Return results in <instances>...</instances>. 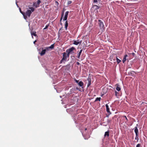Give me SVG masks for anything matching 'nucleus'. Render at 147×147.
Here are the masks:
<instances>
[{
    "mask_svg": "<svg viewBox=\"0 0 147 147\" xmlns=\"http://www.w3.org/2000/svg\"><path fill=\"white\" fill-rule=\"evenodd\" d=\"M140 144H138L136 145V147H140Z\"/></svg>",
    "mask_w": 147,
    "mask_h": 147,
    "instance_id": "nucleus-29",
    "label": "nucleus"
},
{
    "mask_svg": "<svg viewBox=\"0 0 147 147\" xmlns=\"http://www.w3.org/2000/svg\"><path fill=\"white\" fill-rule=\"evenodd\" d=\"M76 49L74 47H72L66 50L67 53H68V54H73L74 53V50Z\"/></svg>",
    "mask_w": 147,
    "mask_h": 147,
    "instance_id": "nucleus-2",
    "label": "nucleus"
},
{
    "mask_svg": "<svg viewBox=\"0 0 147 147\" xmlns=\"http://www.w3.org/2000/svg\"><path fill=\"white\" fill-rule=\"evenodd\" d=\"M55 3L56 4H57L58 5L59 4V3L58 2V1H56L55 2Z\"/></svg>",
    "mask_w": 147,
    "mask_h": 147,
    "instance_id": "nucleus-37",
    "label": "nucleus"
},
{
    "mask_svg": "<svg viewBox=\"0 0 147 147\" xmlns=\"http://www.w3.org/2000/svg\"><path fill=\"white\" fill-rule=\"evenodd\" d=\"M106 108L107 111L108 113H110V111L109 108V107L108 105L107 104L106 105Z\"/></svg>",
    "mask_w": 147,
    "mask_h": 147,
    "instance_id": "nucleus-15",
    "label": "nucleus"
},
{
    "mask_svg": "<svg viewBox=\"0 0 147 147\" xmlns=\"http://www.w3.org/2000/svg\"><path fill=\"white\" fill-rule=\"evenodd\" d=\"M87 128H85V131L86 130H87Z\"/></svg>",
    "mask_w": 147,
    "mask_h": 147,
    "instance_id": "nucleus-40",
    "label": "nucleus"
},
{
    "mask_svg": "<svg viewBox=\"0 0 147 147\" xmlns=\"http://www.w3.org/2000/svg\"><path fill=\"white\" fill-rule=\"evenodd\" d=\"M135 139L137 140V142H138V139H139V138H138V136L136 135V137H135Z\"/></svg>",
    "mask_w": 147,
    "mask_h": 147,
    "instance_id": "nucleus-25",
    "label": "nucleus"
},
{
    "mask_svg": "<svg viewBox=\"0 0 147 147\" xmlns=\"http://www.w3.org/2000/svg\"><path fill=\"white\" fill-rule=\"evenodd\" d=\"M116 59L117 61V63L118 64L119 63H120L121 61V60L119 59L117 57L116 58Z\"/></svg>",
    "mask_w": 147,
    "mask_h": 147,
    "instance_id": "nucleus-21",
    "label": "nucleus"
},
{
    "mask_svg": "<svg viewBox=\"0 0 147 147\" xmlns=\"http://www.w3.org/2000/svg\"><path fill=\"white\" fill-rule=\"evenodd\" d=\"M34 10V8L32 7H29V9H28L26 13H25V16H26V19L27 17H30L32 12H33Z\"/></svg>",
    "mask_w": 147,
    "mask_h": 147,
    "instance_id": "nucleus-1",
    "label": "nucleus"
},
{
    "mask_svg": "<svg viewBox=\"0 0 147 147\" xmlns=\"http://www.w3.org/2000/svg\"><path fill=\"white\" fill-rule=\"evenodd\" d=\"M78 85H79L80 86H81V87L82 86L84 85V83L82 81L78 83Z\"/></svg>",
    "mask_w": 147,
    "mask_h": 147,
    "instance_id": "nucleus-16",
    "label": "nucleus"
},
{
    "mask_svg": "<svg viewBox=\"0 0 147 147\" xmlns=\"http://www.w3.org/2000/svg\"><path fill=\"white\" fill-rule=\"evenodd\" d=\"M94 7L95 8V9H98L100 7L96 5H94Z\"/></svg>",
    "mask_w": 147,
    "mask_h": 147,
    "instance_id": "nucleus-19",
    "label": "nucleus"
},
{
    "mask_svg": "<svg viewBox=\"0 0 147 147\" xmlns=\"http://www.w3.org/2000/svg\"><path fill=\"white\" fill-rule=\"evenodd\" d=\"M76 89H77V90L78 89V88H76Z\"/></svg>",
    "mask_w": 147,
    "mask_h": 147,
    "instance_id": "nucleus-41",
    "label": "nucleus"
},
{
    "mask_svg": "<svg viewBox=\"0 0 147 147\" xmlns=\"http://www.w3.org/2000/svg\"><path fill=\"white\" fill-rule=\"evenodd\" d=\"M82 41L81 40L79 41V40H78L77 41L74 40V44L76 45H78L80 44H81L82 43Z\"/></svg>",
    "mask_w": 147,
    "mask_h": 147,
    "instance_id": "nucleus-4",
    "label": "nucleus"
},
{
    "mask_svg": "<svg viewBox=\"0 0 147 147\" xmlns=\"http://www.w3.org/2000/svg\"><path fill=\"white\" fill-rule=\"evenodd\" d=\"M98 0H94V3L97 2Z\"/></svg>",
    "mask_w": 147,
    "mask_h": 147,
    "instance_id": "nucleus-35",
    "label": "nucleus"
},
{
    "mask_svg": "<svg viewBox=\"0 0 147 147\" xmlns=\"http://www.w3.org/2000/svg\"><path fill=\"white\" fill-rule=\"evenodd\" d=\"M123 117H124L125 118V119L126 120V121H127V120H128L127 119V118L126 116H123Z\"/></svg>",
    "mask_w": 147,
    "mask_h": 147,
    "instance_id": "nucleus-31",
    "label": "nucleus"
},
{
    "mask_svg": "<svg viewBox=\"0 0 147 147\" xmlns=\"http://www.w3.org/2000/svg\"><path fill=\"white\" fill-rule=\"evenodd\" d=\"M37 41L36 40H35L34 42V44H35V43Z\"/></svg>",
    "mask_w": 147,
    "mask_h": 147,
    "instance_id": "nucleus-38",
    "label": "nucleus"
},
{
    "mask_svg": "<svg viewBox=\"0 0 147 147\" xmlns=\"http://www.w3.org/2000/svg\"><path fill=\"white\" fill-rule=\"evenodd\" d=\"M63 61H65V60H63V59H62L60 61V63H61Z\"/></svg>",
    "mask_w": 147,
    "mask_h": 147,
    "instance_id": "nucleus-32",
    "label": "nucleus"
},
{
    "mask_svg": "<svg viewBox=\"0 0 147 147\" xmlns=\"http://www.w3.org/2000/svg\"><path fill=\"white\" fill-rule=\"evenodd\" d=\"M63 54V57L62 58L63 60H64L65 61H66L67 60V54L65 52H64Z\"/></svg>",
    "mask_w": 147,
    "mask_h": 147,
    "instance_id": "nucleus-5",
    "label": "nucleus"
},
{
    "mask_svg": "<svg viewBox=\"0 0 147 147\" xmlns=\"http://www.w3.org/2000/svg\"><path fill=\"white\" fill-rule=\"evenodd\" d=\"M68 26V22H67V21H66L65 22V28L66 30H67V28Z\"/></svg>",
    "mask_w": 147,
    "mask_h": 147,
    "instance_id": "nucleus-18",
    "label": "nucleus"
},
{
    "mask_svg": "<svg viewBox=\"0 0 147 147\" xmlns=\"http://www.w3.org/2000/svg\"><path fill=\"white\" fill-rule=\"evenodd\" d=\"M41 2L40 0H38L37 1V7L38 6L40 3Z\"/></svg>",
    "mask_w": 147,
    "mask_h": 147,
    "instance_id": "nucleus-23",
    "label": "nucleus"
},
{
    "mask_svg": "<svg viewBox=\"0 0 147 147\" xmlns=\"http://www.w3.org/2000/svg\"><path fill=\"white\" fill-rule=\"evenodd\" d=\"M68 11H67L65 13L64 18L63 19V20H66L67 18L68 15L69 13Z\"/></svg>",
    "mask_w": 147,
    "mask_h": 147,
    "instance_id": "nucleus-6",
    "label": "nucleus"
},
{
    "mask_svg": "<svg viewBox=\"0 0 147 147\" xmlns=\"http://www.w3.org/2000/svg\"><path fill=\"white\" fill-rule=\"evenodd\" d=\"M54 47V44H53L52 45H51L50 46H49V47H47L46 48L47 49H53Z\"/></svg>",
    "mask_w": 147,
    "mask_h": 147,
    "instance_id": "nucleus-12",
    "label": "nucleus"
},
{
    "mask_svg": "<svg viewBox=\"0 0 147 147\" xmlns=\"http://www.w3.org/2000/svg\"><path fill=\"white\" fill-rule=\"evenodd\" d=\"M82 50H81L77 54V57L78 59H80V56L82 52Z\"/></svg>",
    "mask_w": 147,
    "mask_h": 147,
    "instance_id": "nucleus-9",
    "label": "nucleus"
},
{
    "mask_svg": "<svg viewBox=\"0 0 147 147\" xmlns=\"http://www.w3.org/2000/svg\"><path fill=\"white\" fill-rule=\"evenodd\" d=\"M101 99V98L100 97H97L96 98L95 102H96L98 101H100Z\"/></svg>",
    "mask_w": 147,
    "mask_h": 147,
    "instance_id": "nucleus-20",
    "label": "nucleus"
},
{
    "mask_svg": "<svg viewBox=\"0 0 147 147\" xmlns=\"http://www.w3.org/2000/svg\"><path fill=\"white\" fill-rule=\"evenodd\" d=\"M76 64L78 65H80V63L79 62H77Z\"/></svg>",
    "mask_w": 147,
    "mask_h": 147,
    "instance_id": "nucleus-36",
    "label": "nucleus"
},
{
    "mask_svg": "<svg viewBox=\"0 0 147 147\" xmlns=\"http://www.w3.org/2000/svg\"><path fill=\"white\" fill-rule=\"evenodd\" d=\"M46 51V49H44L42 50V51H41V52L40 53V55L41 56H42L45 55V53Z\"/></svg>",
    "mask_w": 147,
    "mask_h": 147,
    "instance_id": "nucleus-8",
    "label": "nucleus"
},
{
    "mask_svg": "<svg viewBox=\"0 0 147 147\" xmlns=\"http://www.w3.org/2000/svg\"><path fill=\"white\" fill-rule=\"evenodd\" d=\"M109 131H107L105 132V134L104 135L105 137H106V136H107V137H108L109 136Z\"/></svg>",
    "mask_w": 147,
    "mask_h": 147,
    "instance_id": "nucleus-17",
    "label": "nucleus"
},
{
    "mask_svg": "<svg viewBox=\"0 0 147 147\" xmlns=\"http://www.w3.org/2000/svg\"><path fill=\"white\" fill-rule=\"evenodd\" d=\"M98 24H99V26L100 27L101 29L103 28L104 26V24L103 22H102V21L100 20H98Z\"/></svg>",
    "mask_w": 147,
    "mask_h": 147,
    "instance_id": "nucleus-3",
    "label": "nucleus"
},
{
    "mask_svg": "<svg viewBox=\"0 0 147 147\" xmlns=\"http://www.w3.org/2000/svg\"><path fill=\"white\" fill-rule=\"evenodd\" d=\"M111 122V120H108L107 121V123H110Z\"/></svg>",
    "mask_w": 147,
    "mask_h": 147,
    "instance_id": "nucleus-34",
    "label": "nucleus"
},
{
    "mask_svg": "<svg viewBox=\"0 0 147 147\" xmlns=\"http://www.w3.org/2000/svg\"><path fill=\"white\" fill-rule=\"evenodd\" d=\"M115 95L116 96H117V94H118V93L116 91H115Z\"/></svg>",
    "mask_w": 147,
    "mask_h": 147,
    "instance_id": "nucleus-27",
    "label": "nucleus"
},
{
    "mask_svg": "<svg viewBox=\"0 0 147 147\" xmlns=\"http://www.w3.org/2000/svg\"><path fill=\"white\" fill-rule=\"evenodd\" d=\"M134 131L136 133V135L138 136V131L137 127H135Z\"/></svg>",
    "mask_w": 147,
    "mask_h": 147,
    "instance_id": "nucleus-10",
    "label": "nucleus"
},
{
    "mask_svg": "<svg viewBox=\"0 0 147 147\" xmlns=\"http://www.w3.org/2000/svg\"><path fill=\"white\" fill-rule=\"evenodd\" d=\"M72 3V1H69L67 2V4L69 5L71 4V3Z\"/></svg>",
    "mask_w": 147,
    "mask_h": 147,
    "instance_id": "nucleus-26",
    "label": "nucleus"
},
{
    "mask_svg": "<svg viewBox=\"0 0 147 147\" xmlns=\"http://www.w3.org/2000/svg\"><path fill=\"white\" fill-rule=\"evenodd\" d=\"M116 85L117 86V87L116 89L117 90L119 91L121 90V88L120 87V86L118 84H117Z\"/></svg>",
    "mask_w": 147,
    "mask_h": 147,
    "instance_id": "nucleus-11",
    "label": "nucleus"
},
{
    "mask_svg": "<svg viewBox=\"0 0 147 147\" xmlns=\"http://www.w3.org/2000/svg\"><path fill=\"white\" fill-rule=\"evenodd\" d=\"M74 80H75V81L76 82V83H78H78H79V81L78 80H77L76 79H75Z\"/></svg>",
    "mask_w": 147,
    "mask_h": 147,
    "instance_id": "nucleus-28",
    "label": "nucleus"
},
{
    "mask_svg": "<svg viewBox=\"0 0 147 147\" xmlns=\"http://www.w3.org/2000/svg\"><path fill=\"white\" fill-rule=\"evenodd\" d=\"M49 26V25H47L45 26V28L43 29L44 30H45Z\"/></svg>",
    "mask_w": 147,
    "mask_h": 147,
    "instance_id": "nucleus-24",
    "label": "nucleus"
},
{
    "mask_svg": "<svg viewBox=\"0 0 147 147\" xmlns=\"http://www.w3.org/2000/svg\"><path fill=\"white\" fill-rule=\"evenodd\" d=\"M61 30V29H60L59 30V32H58V36H60V35H61V34L60 33H59V31Z\"/></svg>",
    "mask_w": 147,
    "mask_h": 147,
    "instance_id": "nucleus-30",
    "label": "nucleus"
},
{
    "mask_svg": "<svg viewBox=\"0 0 147 147\" xmlns=\"http://www.w3.org/2000/svg\"><path fill=\"white\" fill-rule=\"evenodd\" d=\"M20 9V12L22 14V15L23 16H24V18L25 19H26V16H25V13L24 12H22V11H21V9L20 8L19 9Z\"/></svg>",
    "mask_w": 147,
    "mask_h": 147,
    "instance_id": "nucleus-13",
    "label": "nucleus"
},
{
    "mask_svg": "<svg viewBox=\"0 0 147 147\" xmlns=\"http://www.w3.org/2000/svg\"><path fill=\"white\" fill-rule=\"evenodd\" d=\"M63 14H64V13H63V12L62 14V16H61V19H60V21H61V20H62V16H63Z\"/></svg>",
    "mask_w": 147,
    "mask_h": 147,
    "instance_id": "nucleus-33",
    "label": "nucleus"
},
{
    "mask_svg": "<svg viewBox=\"0 0 147 147\" xmlns=\"http://www.w3.org/2000/svg\"><path fill=\"white\" fill-rule=\"evenodd\" d=\"M88 84L87 86L88 87L91 84L90 79H88Z\"/></svg>",
    "mask_w": 147,
    "mask_h": 147,
    "instance_id": "nucleus-22",
    "label": "nucleus"
},
{
    "mask_svg": "<svg viewBox=\"0 0 147 147\" xmlns=\"http://www.w3.org/2000/svg\"><path fill=\"white\" fill-rule=\"evenodd\" d=\"M43 1H44V0H43Z\"/></svg>",
    "mask_w": 147,
    "mask_h": 147,
    "instance_id": "nucleus-42",
    "label": "nucleus"
},
{
    "mask_svg": "<svg viewBox=\"0 0 147 147\" xmlns=\"http://www.w3.org/2000/svg\"><path fill=\"white\" fill-rule=\"evenodd\" d=\"M127 56V55H124V58H123V63H125V62L126 61V57Z\"/></svg>",
    "mask_w": 147,
    "mask_h": 147,
    "instance_id": "nucleus-14",
    "label": "nucleus"
},
{
    "mask_svg": "<svg viewBox=\"0 0 147 147\" xmlns=\"http://www.w3.org/2000/svg\"><path fill=\"white\" fill-rule=\"evenodd\" d=\"M67 53V57H69L70 54H68V53Z\"/></svg>",
    "mask_w": 147,
    "mask_h": 147,
    "instance_id": "nucleus-39",
    "label": "nucleus"
},
{
    "mask_svg": "<svg viewBox=\"0 0 147 147\" xmlns=\"http://www.w3.org/2000/svg\"><path fill=\"white\" fill-rule=\"evenodd\" d=\"M31 33L32 38H33V35H34L35 36H36V32L35 31H31Z\"/></svg>",
    "mask_w": 147,
    "mask_h": 147,
    "instance_id": "nucleus-7",
    "label": "nucleus"
}]
</instances>
